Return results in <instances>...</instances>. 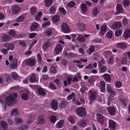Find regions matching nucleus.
<instances>
[{"label":"nucleus","instance_id":"obj_47","mask_svg":"<svg viewBox=\"0 0 130 130\" xmlns=\"http://www.w3.org/2000/svg\"><path fill=\"white\" fill-rule=\"evenodd\" d=\"M122 33L120 29L117 30L115 32V35L117 37H119Z\"/></svg>","mask_w":130,"mask_h":130},{"label":"nucleus","instance_id":"obj_23","mask_svg":"<svg viewBox=\"0 0 130 130\" xmlns=\"http://www.w3.org/2000/svg\"><path fill=\"white\" fill-rule=\"evenodd\" d=\"M51 43L49 41L45 42L43 44L42 48L44 49L48 48L50 45Z\"/></svg>","mask_w":130,"mask_h":130},{"label":"nucleus","instance_id":"obj_61","mask_svg":"<svg viewBox=\"0 0 130 130\" xmlns=\"http://www.w3.org/2000/svg\"><path fill=\"white\" fill-rule=\"evenodd\" d=\"M14 48V46L13 44L11 43H9V47L8 48H7V49L8 50H12Z\"/></svg>","mask_w":130,"mask_h":130},{"label":"nucleus","instance_id":"obj_44","mask_svg":"<svg viewBox=\"0 0 130 130\" xmlns=\"http://www.w3.org/2000/svg\"><path fill=\"white\" fill-rule=\"evenodd\" d=\"M50 72L54 74H55L57 71L56 68L54 66H52L50 69Z\"/></svg>","mask_w":130,"mask_h":130},{"label":"nucleus","instance_id":"obj_9","mask_svg":"<svg viewBox=\"0 0 130 130\" xmlns=\"http://www.w3.org/2000/svg\"><path fill=\"white\" fill-rule=\"evenodd\" d=\"M63 55L68 58H71L75 56L74 54L70 52V50L68 49H67L63 52Z\"/></svg>","mask_w":130,"mask_h":130},{"label":"nucleus","instance_id":"obj_40","mask_svg":"<svg viewBox=\"0 0 130 130\" xmlns=\"http://www.w3.org/2000/svg\"><path fill=\"white\" fill-rule=\"evenodd\" d=\"M67 102L65 101L61 102L59 104V107L61 109H62L66 105Z\"/></svg>","mask_w":130,"mask_h":130},{"label":"nucleus","instance_id":"obj_41","mask_svg":"<svg viewBox=\"0 0 130 130\" xmlns=\"http://www.w3.org/2000/svg\"><path fill=\"white\" fill-rule=\"evenodd\" d=\"M69 121L71 124H74L75 123L74 117L72 116H69L68 118Z\"/></svg>","mask_w":130,"mask_h":130},{"label":"nucleus","instance_id":"obj_21","mask_svg":"<svg viewBox=\"0 0 130 130\" xmlns=\"http://www.w3.org/2000/svg\"><path fill=\"white\" fill-rule=\"evenodd\" d=\"M122 26L121 24L119 22H115L113 24L112 27L114 29H117L120 28Z\"/></svg>","mask_w":130,"mask_h":130},{"label":"nucleus","instance_id":"obj_29","mask_svg":"<svg viewBox=\"0 0 130 130\" xmlns=\"http://www.w3.org/2000/svg\"><path fill=\"white\" fill-rule=\"evenodd\" d=\"M77 40L79 41L84 42L86 40V39L84 36L82 35L79 34L77 38Z\"/></svg>","mask_w":130,"mask_h":130},{"label":"nucleus","instance_id":"obj_1","mask_svg":"<svg viewBox=\"0 0 130 130\" xmlns=\"http://www.w3.org/2000/svg\"><path fill=\"white\" fill-rule=\"evenodd\" d=\"M14 98L13 97L8 96L5 98L6 102L3 100H0V102L2 104V107L4 108L5 110H6L7 108V105L8 104L9 106H10L13 104V102H14Z\"/></svg>","mask_w":130,"mask_h":130},{"label":"nucleus","instance_id":"obj_59","mask_svg":"<svg viewBox=\"0 0 130 130\" xmlns=\"http://www.w3.org/2000/svg\"><path fill=\"white\" fill-rule=\"evenodd\" d=\"M12 78L14 79H16L18 78V74L16 73H12L11 74Z\"/></svg>","mask_w":130,"mask_h":130},{"label":"nucleus","instance_id":"obj_60","mask_svg":"<svg viewBox=\"0 0 130 130\" xmlns=\"http://www.w3.org/2000/svg\"><path fill=\"white\" fill-rule=\"evenodd\" d=\"M120 100L123 105L125 106H127V104L126 101V100L123 99H122Z\"/></svg>","mask_w":130,"mask_h":130},{"label":"nucleus","instance_id":"obj_43","mask_svg":"<svg viewBox=\"0 0 130 130\" xmlns=\"http://www.w3.org/2000/svg\"><path fill=\"white\" fill-rule=\"evenodd\" d=\"M29 117L30 119L28 121H27V123L28 124H30L34 120L35 118L32 116L31 114L29 115Z\"/></svg>","mask_w":130,"mask_h":130},{"label":"nucleus","instance_id":"obj_32","mask_svg":"<svg viewBox=\"0 0 130 130\" xmlns=\"http://www.w3.org/2000/svg\"><path fill=\"white\" fill-rule=\"evenodd\" d=\"M124 36L125 38L128 39L130 36V30L129 29H127L124 32Z\"/></svg>","mask_w":130,"mask_h":130},{"label":"nucleus","instance_id":"obj_22","mask_svg":"<svg viewBox=\"0 0 130 130\" xmlns=\"http://www.w3.org/2000/svg\"><path fill=\"white\" fill-rule=\"evenodd\" d=\"M36 63V60L33 59H28L26 61V63L29 65H34Z\"/></svg>","mask_w":130,"mask_h":130},{"label":"nucleus","instance_id":"obj_2","mask_svg":"<svg viewBox=\"0 0 130 130\" xmlns=\"http://www.w3.org/2000/svg\"><path fill=\"white\" fill-rule=\"evenodd\" d=\"M106 89L107 92L110 95L109 99L111 101V97L113 98L116 94L117 92L112 88L111 85L107 84L106 85Z\"/></svg>","mask_w":130,"mask_h":130},{"label":"nucleus","instance_id":"obj_51","mask_svg":"<svg viewBox=\"0 0 130 130\" xmlns=\"http://www.w3.org/2000/svg\"><path fill=\"white\" fill-rule=\"evenodd\" d=\"M127 58L126 57H124L121 59V62L123 64H126L127 63Z\"/></svg>","mask_w":130,"mask_h":130},{"label":"nucleus","instance_id":"obj_11","mask_svg":"<svg viewBox=\"0 0 130 130\" xmlns=\"http://www.w3.org/2000/svg\"><path fill=\"white\" fill-rule=\"evenodd\" d=\"M116 10L117 11L115 12V14L116 15L123 12V9L121 4H118L116 6Z\"/></svg>","mask_w":130,"mask_h":130},{"label":"nucleus","instance_id":"obj_38","mask_svg":"<svg viewBox=\"0 0 130 130\" xmlns=\"http://www.w3.org/2000/svg\"><path fill=\"white\" fill-rule=\"evenodd\" d=\"M50 122L52 123H55L57 121L56 117L54 115L51 116L50 118Z\"/></svg>","mask_w":130,"mask_h":130},{"label":"nucleus","instance_id":"obj_49","mask_svg":"<svg viewBox=\"0 0 130 130\" xmlns=\"http://www.w3.org/2000/svg\"><path fill=\"white\" fill-rule=\"evenodd\" d=\"M107 37L109 39L111 38H112V31L110 30L106 34Z\"/></svg>","mask_w":130,"mask_h":130},{"label":"nucleus","instance_id":"obj_36","mask_svg":"<svg viewBox=\"0 0 130 130\" xmlns=\"http://www.w3.org/2000/svg\"><path fill=\"white\" fill-rule=\"evenodd\" d=\"M18 111L17 109L15 108H13L12 109L11 113V116H16L18 115Z\"/></svg>","mask_w":130,"mask_h":130},{"label":"nucleus","instance_id":"obj_31","mask_svg":"<svg viewBox=\"0 0 130 130\" xmlns=\"http://www.w3.org/2000/svg\"><path fill=\"white\" fill-rule=\"evenodd\" d=\"M37 10V8L33 7L30 9V12L31 15H34L36 13Z\"/></svg>","mask_w":130,"mask_h":130},{"label":"nucleus","instance_id":"obj_6","mask_svg":"<svg viewBox=\"0 0 130 130\" xmlns=\"http://www.w3.org/2000/svg\"><path fill=\"white\" fill-rule=\"evenodd\" d=\"M89 92L91 93L90 95V100L92 102L94 101L96 99L98 93L96 91H92L91 90H90Z\"/></svg>","mask_w":130,"mask_h":130},{"label":"nucleus","instance_id":"obj_27","mask_svg":"<svg viewBox=\"0 0 130 130\" xmlns=\"http://www.w3.org/2000/svg\"><path fill=\"white\" fill-rule=\"evenodd\" d=\"M39 24L36 22L33 23L31 27V30L32 31H34L37 29L38 27Z\"/></svg>","mask_w":130,"mask_h":130},{"label":"nucleus","instance_id":"obj_52","mask_svg":"<svg viewBox=\"0 0 130 130\" xmlns=\"http://www.w3.org/2000/svg\"><path fill=\"white\" fill-rule=\"evenodd\" d=\"M85 25L81 23L78 26V28L80 29V30L82 31L84 30L85 29Z\"/></svg>","mask_w":130,"mask_h":130},{"label":"nucleus","instance_id":"obj_37","mask_svg":"<svg viewBox=\"0 0 130 130\" xmlns=\"http://www.w3.org/2000/svg\"><path fill=\"white\" fill-rule=\"evenodd\" d=\"M49 13L51 14H54L56 12V9L53 6H51L49 9Z\"/></svg>","mask_w":130,"mask_h":130},{"label":"nucleus","instance_id":"obj_8","mask_svg":"<svg viewBox=\"0 0 130 130\" xmlns=\"http://www.w3.org/2000/svg\"><path fill=\"white\" fill-rule=\"evenodd\" d=\"M97 119L98 122L101 124H103L104 122L105 118L103 116L100 114L97 115Z\"/></svg>","mask_w":130,"mask_h":130},{"label":"nucleus","instance_id":"obj_34","mask_svg":"<svg viewBox=\"0 0 130 130\" xmlns=\"http://www.w3.org/2000/svg\"><path fill=\"white\" fill-rule=\"evenodd\" d=\"M29 98L28 95L26 93H22L21 96V98L24 100H27Z\"/></svg>","mask_w":130,"mask_h":130},{"label":"nucleus","instance_id":"obj_42","mask_svg":"<svg viewBox=\"0 0 130 130\" xmlns=\"http://www.w3.org/2000/svg\"><path fill=\"white\" fill-rule=\"evenodd\" d=\"M1 124L3 128L4 129H5L8 126L7 124L5 121H2L1 122Z\"/></svg>","mask_w":130,"mask_h":130},{"label":"nucleus","instance_id":"obj_24","mask_svg":"<svg viewBox=\"0 0 130 130\" xmlns=\"http://www.w3.org/2000/svg\"><path fill=\"white\" fill-rule=\"evenodd\" d=\"M100 73H104L106 70V67L105 66H98Z\"/></svg>","mask_w":130,"mask_h":130},{"label":"nucleus","instance_id":"obj_54","mask_svg":"<svg viewBox=\"0 0 130 130\" xmlns=\"http://www.w3.org/2000/svg\"><path fill=\"white\" fill-rule=\"evenodd\" d=\"M98 14V10L96 8H95L93 11V14L96 17Z\"/></svg>","mask_w":130,"mask_h":130},{"label":"nucleus","instance_id":"obj_4","mask_svg":"<svg viewBox=\"0 0 130 130\" xmlns=\"http://www.w3.org/2000/svg\"><path fill=\"white\" fill-rule=\"evenodd\" d=\"M107 109L108 113L110 115L113 116L116 115L117 109L115 106H109L107 108Z\"/></svg>","mask_w":130,"mask_h":130},{"label":"nucleus","instance_id":"obj_53","mask_svg":"<svg viewBox=\"0 0 130 130\" xmlns=\"http://www.w3.org/2000/svg\"><path fill=\"white\" fill-rule=\"evenodd\" d=\"M15 122L18 123H20L22 122V119L20 118H17L15 119Z\"/></svg>","mask_w":130,"mask_h":130},{"label":"nucleus","instance_id":"obj_20","mask_svg":"<svg viewBox=\"0 0 130 130\" xmlns=\"http://www.w3.org/2000/svg\"><path fill=\"white\" fill-rule=\"evenodd\" d=\"M38 118L39 122L40 124H43L44 123L45 119L43 115H39L38 117Z\"/></svg>","mask_w":130,"mask_h":130},{"label":"nucleus","instance_id":"obj_30","mask_svg":"<svg viewBox=\"0 0 130 130\" xmlns=\"http://www.w3.org/2000/svg\"><path fill=\"white\" fill-rule=\"evenodd\" d=\"M64 122L63 120H61L57 123L56 126L58 128H61L63 126Z\"/></svg>","mask_w":130,"mask_h":130},{"label":"nucleus","instance_id":"obj_17","mask_svg":"<svg viewBox=\"0 0 130 130\" xmlns=\"http://www.w3.org/2000/svg\"><path fill=\"white\" fill-rule=\"evenodd\" d=\"M116 47L119 49H125L126 47V45L124 43H118L117 44Z\"/></svg>","mask_w":130,"mask_h":130},{"label":"nucleus","instance_id":"obj_35","mask_svg":"<svg viewBox=\"0 0 130 130\" xmlns=\"http://www.w3.org/2000/svg\"><path fill=\"white\" fill-rule=\"evenodd\" d=\"M25 17L24 15H22L18 18L16 21L18 22H22L25 19Z\"/></svg>","mask_w":130,"mask_h":130},{"label":"nucleus","instance_id":"obj_63","mask_svg":"<svg viewBox=\"0 0 130 130\" xmlns=\"http://www.w3.org/2000/svg\"><path fill=\"white\" fill-rule=\"evenodd\" d=\"M75 5V3L74 2L70 1L68 4V6L69 7L72 8Z\"/></svg>","mask_w":130,"mask_h":130},{"label":"nucleus","instance_id":"obj_56","mask_svg":"<svg viewBox=\"0 0 130 130\" xmlns=\"http://www.w3.org/2000/svg\"><path fill=\"white\" fill-rule=\"evenodd\" d=\"M50 24V23L49 22H44L42 25V27L44 28H45L46 27H48Z\"/></svg>","mask_w":130,"mask_h":130},{"label":"nucleus","instance_id":"obj_58","mask_svg":"<svg viewBox=\"0 0 130 130\" xmlns=\"http://www.w3.org/2000/svg\"><path fill=\"white\" fill-rule=\"evenodd\" d=\"M17 59L16 58L13 59V60L11 62L10 65H17Z\"/></svg>","mask_w":130,"mask_h":130},{"label":"nucleus","instance_id":"obj_62","mask_svg":"<svg viewBox=\"0 0 130 130\" xmlns=\"http://www.w3.org/2000/svg\"><path fill=\"white\" fill-rule=\"evenodd\" d=\"M115 86L117 88H120L122 86V84L120 82H117L115 83Z\"/></svg>","mask_w":130,"mask_h":130},{"label":"nucleus","instance_id":"obj_45","mask_svg":"<svg viewBox=\"0 0 130 130\" xmlns=\"http://www.w3.org/2000/svg\"><path fill=\"white\" fill-rule=\"evenodd\" d=\"M60 19L58 15H55L53 18V21L55 23L57 22Z\"/></svg>","mask_w":130,"mask_h":130},{"label":"nucleus","instance_id":"obj_13","mask_svg":"<svg viewBox=\"0 0 130 130\" xmlns=\"http://www.w3.org/2000/svg\"><path fill=\"white\" fill-rule=\"evenodd\" d=\"M77 124L78 125L80 126L84 127L86 126L87 122L85 119H81L79 120Z\"/></svg>","mask_w":130,"mask_h":130},{"label":"nucleus","instance_id":"obj_12","mask_svg":"<svg viewBox=\"0 0 130 130\" xmlns=\"http://www.w3.org/2000/svg\"><path fill=\"white\" fill-rule=\"evenodd\" d=\"M108 123L110 129L111 130H115L116 125V122L112 120H109Z\"/></svg>","mask_w":130,"mask_h":130},{"label":"nucleus","instance_id":"obj_7","mask_svg":"<svg viewBox=\"0 0 130 130\" xmlns=\"http://www.w3.org/2000/svg\"><path fill=\"white\" fill-rule=\"evenodd\" d=\"M58 102L56 100H53L50 103V106L52 108L54 111L56 110L57 109Z\"/></svg>","mask_w":130,"mask_h":130},{"label":"nucleus","instance_id":"obj_64","mask_svg":"<svg viewBox=\"0 0 130 130\" xmlns=\"http://www.w3.org/2000/svg\"><path fill=\"white\" fill-rule=\"evenodd\" d=\"M49 86L51 89L55 90L56 89V87L55 86L53 83H51L49 85Z\"/></svg>","mask_w":130,"mask_h":130},{"label":"nucleus","instance_id":"obj_39","mask_svg":"<svg viewBox=\"0 0 130 130\" xmlns=\"http://www.w3.org/2000/svg\"><path fill=\"white\" fill-rule=\"evenodd\" d=\"M100 32L102 35H104L106 32V26H103L101 27Z\"/></svg>","mask_w":130,"mask_h":130},{"label":"nucleus","instance_id":"obj_55","mask_svg":"<svg viewBox=\"0 0 130 130\" xmlns=\"http://www.w3.org/2000/svg\"><path fill=\"white\" fill-rule=\"evenodd\" d=\"M59 11L63 14L64 15L66 13V11L62 7H60L59 9Z\"/></svg>","mask_w":130,"mask_h":130},{"label":"nucleus","instance_id":"obj_3","mask_svg":"<svg viewBox=\"0 0 130 130\" xmlns=\"http://www.w3.org/2000/svg\"><path fill=\"white\" fill-rule=\"evenodd\" d=\"M76 113L78 116L83 118L87 115V112L85 108H77L76 110Z\"/></svg>","mask_w":130,"mask_h":130},{"label":"nucleus","instance_id":"obj_48","mask_svg":"<svg viewBox=\"0 0 130 130\" xmlns=\"http://www.w3.org/2000/svg\"><path fill=\"white\" fill-rule=\"evenodd\" d=\"M129 1L128 0H125L123 2V6L124 7H127L128 6Z\"/></svg>","mask_w":130,"mask_h":130},{"label":"nucleus","instance_id":"obj_50","mask_svg":"<svg viewBox=\"0 0 130 130\" xmlns=\"http://www.w3.org/2000/svg\"><path fill=\"white\" fill-rule=\"evenodd\" d=\"M9 34L12 37H14L16 35L14 30L13 29H11L9 30Z\"/></svg>","mask_w":130,"mask_h":130},{"label":"nucleus","instance_id":"obj_33","mask_svg":"<svg viewBox=\"0 0 130 130\" xmlns=\"http://www.w3.org/2000/svg\"><path fill=\"white\" fill-rule=\"evenodd\" d=\"M45 5L48 7H50L53 3V0H45Z\"/></svg>","mask_w":130,"mask_h":130},{"label":"nucleus","instance_id":"obj_25","mask_svg":"<svg viewBox=\"0 0 130 130\" xmlns=\"http://www.w3.org/2000/svg\"><path fill=\"white\" fill-rule=\"evenodd\" d=\"M81 11L83 13L86 12L87 9L86 5L85 4H82L80 5Z\"/></svg>","mask_w":130,"mask_h":130},{"label":"nucleus","instance_id":"obj_19","mask_svg":"<svg viewBox=\"0 0 130 130\" xmlns=\"http://www.w3.org/2000/svg\"><path fill=\"white\" fill-rule=\"evenodd\" d=\"M38 93L41 95L44 96L46 94V92L44 89L41 87H39L38 89Z\"/></svg>","mask_w":130,"mask_h":130},{"label":"nucleus","instance_id":"obj_14","mask_svg":"<svg viewBox=\"0 0 130 130\" xmlns=\"http://www.w3.org/2000/svg\"><path fill=\"white\" fill-rule=\"evenodd\" d=\"M62 49V47L61 45L59 44L57 45L55 48V51L56 55H58L61 52Z\"/></svg>","mask_w":130,"mask_h":130},{"label":"nucleus","instance_id":"obj_18","mask_svg":"<svg viewBox=\"0 0 130 130\" xmlns=\"http://www.w3.org/2000/svg\"><path fill=\"white\" fill-rule=\"evenodd\" d=\"M102 76L104 80L107 82H110L111 80L110 75L108 74H105Z\"/></svg>","mask_w":130,"mask_h":130},{"label":"nucleus","instance_id":"obj_28","mask_svg":"<svg viewBox=\"0 0 130 130\" xmlns=\"http://www.w3.org/2000/svg\"><path fill=\"white\" fill-rule=\"evenodd\" d=\"M94 50V46L93 45H91L90 46L88 50L87 51V53L90 55L93 53Z\"/></svg>","mask_w":130,"mask_h":130},{"label":"nucleus","instance_id":"obj_26","mask_svg":"<svg viewBox=\"0 0 130 130\" xmlns=\"http://www.w3.org/2000/svg\"><path fill=\"white\" fill-rule=\"evenodd\" d=\"M36 75L34 74H32L31 75L29 78V80L30 82L33 83L36 81Z\"/></svg>","mask_w":130,"mask_h":130},{"label":"nucleus","instance_id":"obj_15","mask_svg":"<svg viewBox=\"0 0 130 130\" xmlns=\"http://www.w3.org/2000/svg\"><path fill=\"white\" fill-rule=\"evenodd\" d=\"M11 39V37L8 35H4L2 37V41L3 42L9 41Z\"/></svg>","mask_w":130,"mask_h":130},{"label":"nucleus","instance_id":"obj_16","mask_svg":"<svg viewBox=\"0 0 130 130\" xmlns=\"http://www.w3.org/2000/svg\"><path fill=\"white\" fill-rule=\"evenodd\" d=\"M100 91L102 92H103L105 89V82L101 80L100 83Z\"/></svg>","mask_w":130,"mask_h":130},{"label":"nucleus","instance_id":"obj_46","mask_svg":"<svg viewBox=\"0 0 130 130\" xmlns=\"http://www.w3.org/2000/svg\"><path fill=\"white\" fill-rule=\"evenodd\" d=\"M27 128V126L26 125H22L18 127L17 129L19 130H26Z\"/></svg>","mask_w":130,"mask_h":130},{"label":"nucleus","instance_id":"obj_5","mask_svg":"<svg viewBox=\"0 0 130 130\" xmlns=\"http://www.w3.org/2000/svg\"><path fill=\"white\" fill-rule=\"evenodd\" d=\"M61 29L62 32L67 33L71 31V30L66 23H63L61 24Z\"/></svg>","mask_w":130,"mask_h":130},{"label":"nucleus","instance_id":"obj_57","mask_svg":"<svg viewBox=\"0 0 130 130\" xmlns=\"http://www.w3.org/2000/svg\"><path fill=\"white\" fill-rule=\"evenodd\" d=\"M114 57L113 56H111L110 57L108 61V62L109 64H113L114 61Z\"/></svg>","mask_w":130,"mask_h":130},{"label":"nucleus","instance_id":"obj_10","mask_svg":"<svg viewBox=\"0 0 130 130\" xmlns=\"http://www.w3.org/2000/svg\"><path fill=\"white\" fill-rule=\"evenodd\" d=\"M21 10V8L19 6L17 5H13L12 10V12L13 14H17Z\"/></svg>","mask_w":130,"mask_h":130}]
</instances>
